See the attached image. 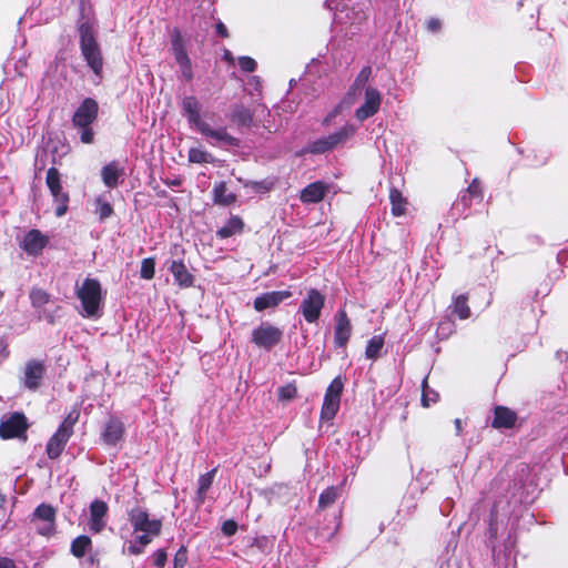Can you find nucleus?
<instances>
[{
  "mask_svg": "<svg viewBox=\"0 0 568 568\" xmlns=\"http://www.w3.org/2000/svg\"><path fill=\"white\" fill-rule=\"evenodd\" d=\"M181 106L190 126L205 136L212 145H239L237 139L230 135L225 126L213 128L202 118V104L195 97L189 95L183 98Z\"/></svg>",
  "mask_w": 568,
  "mask_h": 568,
  "instance_id": "f257e3e1",
  "label": "nucleus"
},
{
  "mask_svg": "<svg viewBox=\"0 0 568 568\" xmlns=\"http://www.w3.org/2000/svg\"><path fill=\"white\" fill-rule=\"evenodd\" d=\"M129 521L133 529V539L123 548V552L140 555L144 548L160 535L162 523L160 519L150 518L146 510L133 508L129 511Z\"/></svg>",
  "mask_w": 568,
  "mask_h": 568,
  "instance_id": "f03ea898",
  "label": "nucleus"
},
{
  "mask_svg": "<svg viewBox=\"0 0 568 568\" xmlns=\"http://www.w3.org/2000/svg\"><path fill=\"white\" fill-rule=\"evenodd\" d=\"M79 33L82 55L94 74L100 77L102 73L103 60L93 27L87 22L82 23L79 28Z\"/></svg>",
  "mask_w": 568,
  "mask_h": 568,
  "instance_id": "7ed1b4c3",
  "label": "nucleus"
},
{
  "mask_svg": "<svg viewBox=\"0 0 568 568\" xmlns=\"http://www.w3.org/2000/svg\"><path fill=\"white\" fill-rule=\"evenodd\" d=\"M77 296L82 305V315L85 317H99L102 302L101 285L97 280L85 278L77 288Z\"/></svg>",
  "mask_w": 568,
  "mask_h": 568,
  "instance_id": "20e7f679",
  "label": "nucleus"
},
{
  "mask_svg": "<svg viewBox=\"0 0 568 568\" xmlns=\"http://www.w3.org/2000/svg\"><path fill=\"white\" fill-rule=\"evenodd\" d=\"M78 419V414H69L68 417L60 425L58 430L49 439L47 444V454L50 458L54 459L60 456L67 442L73 432V426Z\"/></svg>",
  "mask_w": 568,
  "mask_h": 568,
  "instance_id": "39448f33",
  "label": "nucleus"
},
{
  "mask_svg": "<svg viewBox=\"0 0 568 568\" xmlns=\"http://www.w3.org/2000/svg\"><path fill=\"white\" fill-rule=\"evenodd\" d=\"M362 97L359 106L355 110V118L358 121H365L375 115L382 105V93L373 85H368L362 90V94L356 98V101Z\"/></svg>",
  "mask_w": 568,
  "mask_h": 568,
  "instance_id": "423d86ee",
  "label": "nucleus"
},
{
  "mask_svg": "<svg viewBox=\"0 0 568 568\" xmlns=\"http://www.w3.org/2000/svg\"><path fill=\"white\" fill-rule=\"evenodd\" d=\"M343 387L344 384L341 377L334 378L328 385L321 409V420L331 422L336 416L339 409Z\"/></svg>",
  "mask_w": 568,
  "mask_h": 568,
  "instance_id": "0eeeda50",
  "label": "nucleus"
},
{
  "mask_svg": "<svg viewBox=\"0 0 568 568\" xmlns=\"http://www.w3.org/2000/svg\"><path fill=\"white\" fill-rule=\"evenodd\" d=\"M283 337V332L278 327L262 323L252 331V342L261 348L270 351L277 345Z\"/></svg>",
  "mask_w": 568,
  "mask_h": 568,
  "instance_id": "6e6552de",
  "label": "nucleus"
},
{
  "mask_svg": "<svg viewBox=\"0 0 568 568\" xmlns=\"http://www.w3.org/2000/svg\"><path fill=\"white\" fill-rule=\"evenodd\" d=\"M171 51L179 65L181 77L191 81L193 79L192 62L187 55L184 40L179 32H174L172 36Z\"/></svg>",
  "mask_w": 568,
  "mask_h": 568,
  "instance_id": "1a4fd4ad",
  "label": "nucleus"
},
{
  "mask_svg": "<svg viewBox=\"0 0 568 568\" xmlns=\"http://www.w3.org/2000/svg\"><path fill=\"white\" fill-rule=\"evenodd\" d=\"M171 51L179 65L181 77L191 81L193 79L192 62L187 55L184 40L179 32H174L172 36Z\"/></svg>",
  "mask_w": 568,
  "mask_h": 568,
  "instance_id": "9d476101",
  "label": "nucleus"
},
{
  "mask_svg": "<svg viewBox=\"0 0 568 568\" xmlns=\"http://www.w3.org/2000/svg\"><path fill=\"white\" fill-rule=\"evenodd\" d=\"M324 304L325 296L315 288L310 290L300 306L305 321L315 323L321 316Z\"/></svg>",
  "mask_w": 568,
  "mask_h": 568,
  "instance_id": "9b49d317",
  "label": "nucleus"
},
{
  "mask_svg": "<svg viewBox=\"0 0 568 568\" xmlns=\"http://www.w3.org/2000/svg\"><path fill=\"white\" fill-rule=\"evenodd\" d=\"M49 244V237L39 230H30L20 240V247L31 256H39Z\"/></svg>",
  "mask_w": 568,
  "mask_h": 568,
  "instance_id": "f8f14e48",
  "label": "nucleus"
},
{
  "mask_svg": "<svg viewBox=\"0 0 568 568\" xmlns=\"http://www.w3.org/2000/svg\"><path fill=\"white\" fill-rule=\"evenodd\" d=\"M98 109V103L93 99H85L73 114V124L75 126H89L95 121Z\"/></svg>",
  "mask_w": 568,
  "mask_h": 568,
  "instance_id": "ddd939ff",
  "label": "nucleus"
},
{
  "mask_svg": "<svg viewBox=\"0 0 568 568\" xmlns=\"http://www.w3.org/2000/svg\"><path fill=\"white\" fill-rule=\"evenodd\" d=\"M26 429V417L22 414L14 413L0 424V436L6 439L19 437L24 434Z\"/></svg>",
  "mask_w": 568,
  "mask_h": 568,
  "instance_id": "4468645a",
  "label": "nucleus"
},
{
  "mask_svg": "<svg viewBox=\"0 0 568 568\" xmlns=\"http://www.w3.org/2000/svg\"><path fill=\"white\" fill-rule=\"evenodd\" d=\"M33 519L42 521V525L38 527L39 534L49 536L54 531L55 510L52 506L39 505L33 513Z\"/></svg>",
  "mask_w": 568,
  "mask_h": 568,
  "instance_id": "2eb2a0df",
  "label": "nucleus"
},
{
  "mask_svg": "<svg viewBox=\"0 0 568 568\" xmlns=\"http://www.w3.org/2000/svg\"><path fill=\"white\" fill-rule=\"evenodd\" d=\"M335 321L334 343L338 347H345L352 334L351 321L343 310L337 312Z\"/></svg>",
  "mask_w": 568,
  "mask_h": 568,
  "instance_id": "dca6fc26",
  "label": "nucleus"
},
{
  "mask_svg": "<svg viewBox=\"0 0 568 568\" xmlns=\"http://www.w3.org/2000/svg\"><path fill=\"white\" fill-rule=\"evenodd\" d=\"M109 507L103 500H94L90 505V530L93 532H100L105 527V516Z\"/></svg>",
  "mask_w": 568,
  "mask_h": 568,
  "instance_id": "f3484780",
  "label": "nucleus"
},
{
  "mask_svg": "<svg viewBox=\"0 0 568 568\" xmlns=\"http://www.w3.org/2000/svg\"><path fill=\"white\" fill-rule=\"evenodd\" d=\"M44 374V366L37 361H30L24 366L22 382L23 385L31 390L39 387Z\"/></svg>",
  "mask_w": 568,
  "mask_h": 568,
  "instance_id": "a211bd4d",
  "label": "nucleus"
},
{
  "mask_svg": "<svg viewBox=\"0 0 568 568\" xmlns=\"http://www.w3.org/2000/svg\"><path fill=\"white\" fill-rule=\"evenodd\" d=\"M292 293L290 291H274L267 292L254 300V308L257 312H262L270 307H275L284 300L290 298Z\"/></svg>",
  "mask_w": 568,
  "mask_h": 568,
  "instance_id": "6ab92c4d",
  "label": "nucleus"
},
{
  "mask_svg": "<svg viewBox=\"0 0 568 568\" xmlns=\"http://www.w3.org/2000/svg\"><path fill=\"white\" fill-rule=\"evenodd\" d=\"M328 191V186L321 181L308 184L301 192V201L303 203H317Z\"/></svg>",
  "mask_w": 568,
  "mask_h": 568,
  "instance_id": "aec40b11",
  "label": "nucleus"
},
{
  "mask_svg": "<svg viewBox=\"0 0 568 568\" xmlns=\"http://www.w3.org/2000/svg\"><path fill=\"white\" fill-rule=\"evenodd\" d=\"M123 424L115 418H111L102 433L103 442L108 445H116L123 437Z\"/></svg>",
  "mask_w": 568,
  "mask_h": 568,
  "instance_id": "412c9836",
  "label": "nucleus"
},
{
  "mask_svg": "<svg viewBox=\"0 0 568 568\" xmlns=\"http://www.w3.org/2000/svg\"><path fill=\"white\" fill-rule=\"evenodd\" d=\"M45 182L55 201H69L68 194L62 192L60 173L55 168L48 170Z\"/></svg>",
  "mask_w": 568,
  "mask_h": 568,
  "instance_id": "4be33fe9",
  "label": "nucleus"
},
{
  "mask_svg": "<svg viewBox=\"0 0 568 568\" xmlns=\"http://www.w3.org/2000/svg\"><path fill=\"white\" fill-rule=\"evenodd\" d=\"M371 75V69L364 68L358 73L357 78L355 79L353 85L351 87L347 95H346V102L348 104H354L356 102L357 95L359 97L362 94V90L364 88H367L369 84H367L368 78Z\"/></svg>",
  "mask_w": 568,
  "mask_h": 568,
  "instance_id": "5701e85b",
  "label": "nucleus"
},
{
  "mask_svg": "<svg viewBox=\"0 0 568 568\" xmlns=\"http://www.w3.org/2000/svg\"><path fill=\"white\" fill-rule=\"evenodd\" d=\"M170 271L174 276L175 283L181 287H190L193 285L194 277L187 271L186 266L181 261H172Z\"/></svg>",
  "mask_w": 568,
  "mask_h": 568,
  "instance_id": "b1692460",
  "label": "nucleus"
},
{
  "mask_svg": "<svg viewBox=\"0 0 568 568\" xmlns=\"http://www.w3.org/2000/svg\"><path fill=\"white\" fill-rule=\"evenodd\" d=\"M516 414L511 409L503 406L495 408V417L493 427L495 428H510L515 425Z\"/></svg>",
  "mask_w": 568,
  "mask_h": 568,
  "instance_id": "393cba45",
  "label": "nucleus"
},
{
  "mask_svg": "<svg viewBox=\"0 0 568 568\" xmlns=\"http://www.w3.org/2000/svg\"><path fill=\"white\" fill-rule=\"evenodd\" d=\"M122 174V169L118 163L111 162L102 168L101 175L103 183L108 187H115L119 182V178Z\"/></svg>",
  "mask_w": 568,
  "mask_h": 568,
  "instance_id": "a878e982",
  "label": "nucleus"
},
{
  "mask_svg": "<svg viewBox=\"0 0 568 568\" xmlns=\"http://www.w3.org/2000/svg\"><path fill=\"white\" fill-rule=\"evenodd\" d=\"M356 128L352 124H345L337 132L329 134L327 136L328 142L331 144L332 150L336 146L345 143L348 139H351L355 134Z\"/></svg>",
  "mask_w": 568,
  "mask_h": 568,
  "instance_id": "bb28decb",
  "label": "nucleus"
},
{
  "mask_svg": "<svg viewBox=\"0 0 568 568\" xmlns=\"http://www.w3.org/2000/svg\"><path fill=\"white\" fill-rule=\"evenodd\" d=\"M243 230V222L240 217L237 216H232L226 223L225 225H223L219 231H217V236H220L221 239H227V237H231L237 233H241Z\"/></svg>",
  "mask_w": 568,
  "mask_h": 568,
  "instance_id": "cd10ccee",
  "label": "nucleus"
},
{
  "mask_svg": "<svg viewBox=\"0 0 568 568\" xmlns=\"http://www.w3.org/2000/svg\"><path fill=\"white\" fill-rule=\"evenodd\" d=\"M187 159L191 163H213L215 158L203 148H191L189 150Z\"/></svg>",
  "mask_w": 568,
  "mask_h": 568,
  "instance_id": "c85d7f7f",
  "label": "nucleus"
},
{
  "mask_svg": "<svg viewBox=\"0 0 568 568\" xmlns=\"http://www.w3.org/2000/svg\"><path fill=\"white\" fill-rule=\"evenodd\" d=\"M390 204H392V213L395 216H400L405 214L406 211V200L403 197L402 193L393 189L389 193Z\"/></svg>",
  "mask_w": 568,
  "mask_h": 568,
  "instance_id": "c756f323",
  "label": "nucleus"
},
{
  "mask_svg": "<svg viewBox=\"0 0 568 568\" xmlns=\"http://www.w3.org/2000/svg\"><path fill=\"white\" fill-rule=\"evenodd\" d=\"M384 346V338L382 335L373 336L366 346L365 355L367 358L375 359L379 356L381 351Z\"/></svg>",
  "mask_w": 568,
  "mask_h": 568,
  "instance_id": "7c9ffc66",
  "label": "nucleus"
},
{
  "mask_svg": "<svg viewBox=\"0 0 568 568\" xmlns=\"http://www.w3.org/2000/svg\"><path fill=\"white\" fill-rule=\"evenodd\" d=\"M467 301H468V298L466 295H458L454 298L453 310H454V313L460 320H466L470 315V310L468 307Z\"/></svg>",
  "mask_w": 568,
  "mask_h": 568,
  "instance_id": "2f4dec72",
  "label": "nucleus"
},
{
  "mask_svg": "<svg viewBox=\"0 0 568 568\" xmlns=\"http://www.w3.org/2000/svg\"><path fill=\"white\" fill-rule=\"evenodd\" d=\"M214 200L220 204L227 205L235 201V196L232 193H226V185L221 182L214 187Z\"/></svg>",
  "mask_w": 568,
  "mask_h": 568,
  "instance_id": "473e14b6",
  "label": "nucleus"
},
{
  "mask_svg": "<svg viewBox=\"0 0 568 568\" xmlns=\"http://www.w3.org/2000/svg\"><path fill=\"white\" fill-rule=\"evenodd\" d=\"M91 545V540L87 536H79L77 537L72 545H71V551L75 557H82L89 546Z\"/></svg>",
  "mask_w": 568,
  "mask_h": 568,
  "instance_id": "72a5a7b5",
  "label": "nucleus"
},
{
  "mask_svg": "<svg viewBox=\"0 0 568 568\" xmlns=\"http://www.w3.org/2000/svg\"><path fill=\"white\" fill-rule=\"evenodd\" d=\"M155 262L154 258L148 257L142 260L140 275L144 280H151L154 277Z\"/></svg>",
  "mask_w": 568,
  "mask_h": 568,
  "instance_id": "f704fd0d",
  "label": "nucleus"
},
{
  "mask_svg": "<svg viewBox=\"0 0 568 568\" xmlns=\"http://www.w3.org/2000/svg\"><path fill=\"white\" fill-rule=\"evenodd\" d=\"M95 213L99 215L100 220H105L112 215L113 209L109 202L98 197L95 201Z\"/></svg>",
  "mask_w": 568,
  "mask_h": 568,
  "instance_id": "c9c22d12",
  "label": "nucleus"
},
{
  "mask_svg": "<svg viewBox=\"0 0 568 568\" xmlns=\"http://www.w3.org/2000/svg\"><path fill=\"white\" fill-rule=\"evenodd\" d=\"M336 497H337V491L335 488L329 487V488L325 489L321 494L320 499H318L320 507L325 508V507L332 505L335 501Z\"/></svg>",
  "mask_w": 568,
  "mask_h": 568,
  "instance_id": "e433bc0d",
  "label": "nucleus"
},
{
  "mask_svg": "<svg viewBox=\"0 0 568 568\" xmlns=\"http://www.w3.org/2000/svg\"><path fill=\"white\" fill-rule=\"evenodd\" d=\"M308 150L312 153H324V152L332 150V148H331L327 136H325V138H321V139L314 141L310 145Z\"/></svg>",
  "mask_w": 568,
  "mask_h": 568,
  "instance_id": "4c0bfd02",
  "label": "nucleus"
},
{
  "mask_svg": "<svg viewBox=\"0 0 568 568\" xmlns=\"http://www.w3.org/2000/svg\"><path fill=\"white\" fill-rule=\"evenodd\" d=\"M214 478V470L209 471L204 475H202L199 478V495H204L206 490L211 487Z\"/></svg>",
  "mask_w": 568,
  "mask_h": 568,
  "instance_id": "58836bf2",
  "label": "nucleus"
},
{
  "mask_svg": "<svg viewBox=\"0 0 568 568\" xmlns=\"http://www.w3.org/2000/svg\"><path fill=\"white\" fill-rule=\"evenodd\" d=\"M296 387L293 384H286L278 389V398L281 400L293 399L296 395Z\"/></svg>",
  "mask_w": 568,
  "mask_h": 568,
  "instance_id": "ea45409f",
  "label": "nucleus"
},
{
  "mask_svg": "<svg viewBox=\"0 0 568 568\" xmlns=\"http://www.w3.org/2000/svg\"><path fill=\"white\" fill-rule=\"evenodd\" d=\"M438 399V394L436 392L429 390L426 386V382H424L422 403L425 407H428L430 404L436 403Z\"/></svg>",
  "mask_w": 568,
  "mask_h": 568,
  "instance_id": "a19ab883",
  "label": "nucleus"
},
{
  "mask_svg": "<svg viewBox=\"0 0 568 568\" xmlns=\"http://www.w3.org/2000/svg\"><path fill=\"white\" fill-rule=\"evenodd\" d=\"M30 298L33 305L41 306L48 302L49 296L42 290H33L30 294Z\"/></svg>",
  "mask_w": 568,
  "mask_h": 568,
  "instance_id": "79ce46f5",
  "label": "nucleus"
},
{
  "mask_svg": "<svg viewBox=\"0 0 568 568\" xmlns=\"http://www.w3.org/2000/svg\"><path fill=\"white\" fill-rule=\"evenodd\" d=\"M239 65L244 72H253L256 69V62L251 57L239 58Z\"/></svg>",
  "mask_w": 568,
  "mask_h": 568,
  "instance_id": "37998d69",
  "label": "nucleus"
},
{
  "mask_svg": "<svg viewBox=\"0 0 568 568\" xmlns=\"http://www.w3.org/2000/svg\"><path fill=\"white\" fill-rule=\"evenodd\" d=\"M186 561H187L186 549L184 547H181L174 556L173 567L174 568H184Z\"/></svg>",
  "mask_w": 568,
  "mask_h": 568,
  "instance_id": "c03bdc74",
  "label": "nucleus"
},
{
  "mask_svg": "<svg viewBox=\"0 0 568 568\" xmlns=\"http://www.w3.org/2000/svg\"><path fill=\"white\" fill-rule=\"evenodd\" d=\"M165 562H166V552L162 549L156 550L153 554V564L156 567L162 568V567H164Z\"/></svg>",
  "mask_w": 568,
  "mask_h": 568,
  "instance_id": "a18cd8bd",
  "label": "nucleus"
},
{
  "mask_svg": "<svg viewBox=\"0 0 568 568\" xmlns=\"http://www.w3.org/2000/svg\"><path fill=\"white\" fill-rule=\"evenodd\" d=\"M79 128L82 129L81 141L87 144L92 143L93 139H94V132L90 128V125L89 126H79Z\"/></svg>",
  "mask_w": 568,
  "mask_h": 568,
  "instance_id": "49530a36",
  "label": "nucleus"
},
{
  "mask_svg": "<svg viewBox=\"0 0 568 568\" xmlns=\"http://www.w3.org/2000/svg\"><path fill=\"white\" fill-rule=\"evenodd\" d=\"M237 530V524L234 520H226L222 526V531L226 536H232Z\"/></svg>",
  "mask_w": 568,
  "mask_h": 568,
  "instance_id": "de8ad7c7",
  "label": "nucleus"
},
{
  "mask_svg": "<svg viewBox=\"0 0 568 568\" xmlns=\"http://www.w3.org/2000/svg\"><path fill=\"white\" fill-rule=\"evenodd\" d=\"M9 356L8 344L3 337H0V364Z\"/></svg>",
  "mask_w": 568,
  "mask_h": 568,
  "instance_id": "09e8293b",
  "label": "nucleus"
},
{
  "mask_svg": "<svg viewBox=\"0 0 568 568\" xmlns=\"http://www.w3.org/2000/svg\"><path fill=\"white\" fill-rule=\"evenodd\" d=\"M427 29L430 32H436L440 29V21L438 19L432 18L427 21Z\"/></svg>",
  "mask_w": 568,
  "mask_h": 568,
  "instance_id": "8fccbe9b",
  "label": "nucleus"
},
{
  "mask_svg": "<svg viewBox=\"0 0 568 568\" xmlns=\"http://www.w3.org/2000/svg\"><path fill=\"white\" fill-rule=\"evenodd\" d=\"M59 203V205L57 206L55 209V214L57 216H62L65 214L67 212V209H68V201H57Z\"/></svg>",
  "mask_w": 568,
  "mask_h": 568,
  "instance_id": "3c124183",
  "label": "nucleus"
},
{
  "mask_svg": "<svg viewBox=\"0 0 568 568\" xmlns=\"http://www.w3.org/2000/svg\"><path fill=\"white\" fill-rule=\"evenodd\" d=\"M216 31L219 34H221L222 37H227V30H226V27L224 23L222 22H219L216 24Z\"/></svg>",
  "mask_w": 568,
  "mask_h": 568,
  "instance_id": "603ef678",
  "label": "nucleus"
},
{
  "mask_svg": "<svg viewBox=\"0 0 568 568\" xmlns=\"http://www.w3.org/2000/svg\"><path fill=\"white\" fill-rule=\"evenodd\" d=\"M13 561L8 558L0 559V568H13Z\"/></svg>",
  "mask_w": 568,
  "mask_h": 568,
  "instance_id": "864d4df0",
  "label": "nucleus"
},
{
  "mask_svg": "<svg viewBox=\"0 0 568 568\" xmlns=\"http://www.w3.org/2000/svg\"><path fill=\"white\" fill-rule=\"evenodd\" d=\"M470 194H477L479 192V185L477 181L475 180L467 190Z\"/></svg>",
  "mask_w": 568,
  "mask_h": 568,
  "instance_id": "5fc2aeb1",
  "label": "nucleus"
},
{
  "mask_svg": "<svg viewBox=\"0 0 568 568\" xmlns=\"http://www.w3.org/2000/svg\"><path fill=\"white\" fill-rule=\"evenodd\" d=\"M454 424H455L457 435H460L462 430H463L462 420L459 418H456L454 420Z\"/></svg>",
  "mask_w": 568,
  "mask_h": 568,
  "instance_id": "6e6d98bb",
  "label": "nucleus"
},
{
  "mask_svg": "<svg viewBox=\"0 0 568 568\" xmlns=\"http://www.w3.org/2000/svg\"><path fill=\"white\" fill-rule=\"evenodd\" d=\"M224 59H225L226 61H229V62H233V55H232V53H231L230 51H227V50H226V51L224 52Z\"/></svg>",
  "mask_w": 568,
  "mask_h": 568,
  "instance_id": "4d7b16f0",
  "label": "nucleus"
},
{
  "mask_svg": "<svg viewBox=\"0 0 568 568\" xmlns=\"http://www.w3.org/2000/svg\"><path fill=\"white\" fill-rule=\"evenodd\" d=\"M252 185L254 189L258 190L262 186V183L254 182Z\"/></svg>",
  "mask_w": 568,
  "mask_h": 568,
  "instance_id": "13d9d810",
  "label": "nucleus"
}]
</instances>
